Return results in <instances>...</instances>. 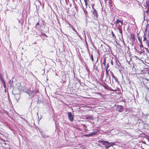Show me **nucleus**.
I'll return each instance as SVG.
<instances>
[{
    "label": "nucleus",
    "mask_w": 149,
    "mask_h": 149,
    "mask_svg": "<svg viewBox=\"0 0 149 149\" xmlns=\"http://www.w3.org/2000/svg\"><path fill=\"white\" fill-rule=\"evenodd\" d=\"M109 67V63H108L106 67H105L106 70H108V69H109L108 68Z\"/></svg>",
    "instance_id": "4468645a"
},
{
    "label": "nucleus",
    "mask_w": 149,
    "mask_h": 149,
    "mask_svg": "<svg viewBox=\"0 0 149 149\" xmlns=\"http://www.w3.org/2000/svg\"><path fill=\"white\" fill-rule=\"evenodd\" d=\"M109 69L108 70H106V76L107 77H109V78L110 77V75L109 73Z\"/></svg>",
    "instance_id": "0eeeda50"
},
{
    "label": "nucleus",
    "mask_w": 149,
    "mask_h": 149,
    "mask_svg": "<svg viewBox=\"0 0 149 149\" xmlns=\"http://www.w3.org/2000/svg\"><path fill=\"white\" fill-rule=\"evenodd\" d=\"M114 24L117 27L118 29L120 30L121 29L123 24V22L119 19H117L115 22Z\"/></svg>",
    "instance_id": "f257e3e1"
},
{
    "label": "nucleus",
    "mask_w": 149,
    "mask_h": 149,
    "mask_svg": "<svg viewBox=\"0 0 149 149\" xmlns=\"http://www.w3.org/2000/svg\"><path fill=\"white\" fill-rule=\"evenodd\" d=\"M68 24H69V25H71L69 23H68Z\"/></svg>",
    "instance_id": "cd10ccee"
},
{
    "label": "nucleus",
    "mask_w": 149,
    "mask_h": 149,
    "mask_svg": "<svg viewBox=\"0 0 149 149\" xmlns=\"http://www.w3.org/2000/svg\"><path fill=\"white\" fill-rule=\"evenodd\" d=\"M106 60L105 58H104V59L103 60V64L104 65V66H105L106 65Z\"/></svg>",
    "instance_id": "ddd939ff"
},
{
    "label": "nucleus",
    "mask_w": 149,
    "mask_h": 149,
    "mask_svg": "<svg viewBox=\"0 0 149 149\" xmlns=\"http://www.w3.org/2000/svg\"><path fill=\"white\" fill-rule=\"evenodd\" d=\"M113 91H114V90H113ZM116 91V90H114V91Z\"/></svg>",
    "instance_id": "7c9ffc66"
},
{
    "label": "nucleus",
    "mask_w": 149,
    "mask_h": 149,
    "mask_svg": "<svg viewBox=\"0 0 149 149\" xmlns=\"http://www.w3.org/2000/svg\"><path fill=\"white\" fill-rule=\"evenodd\" d=\"M68 118L69 120L70 121H72L74 119V115L72 114L71 112H68Z\"/></svg>",
    "instance_id": "7ed1b4c3"
},
{
    "label": "nucleus",
    "mask_w": 149,
    "mask_h": 149,
    "mask_svg": "<svg viewBox=\"0 0 149 149\" xmlns=\"http://www.w3.org/2000/svg\"><path fill=\"white\" fill-rule=\"evenodd\" d=\"M93 12V14L96 18H97L98 17V13L97 11L95 9H94Z\"/></svg>",
    "instance_id": "39448f33"
},
{
    "label": "nucleus",
    "mask_w": 149,
    "mask_h": 149,
    "mask_svg": "<svg viewBox=\"0 0 149 149\" xmlns=\"http://www.w3.org/2000/svg\"><path fill=\"white\" fill-rule=\"evenodd\" d=\"M91 59L92 60V61L93 62L94 61V59H93V55L92 54L91 55Z\"/></svg>",
    "instance_id": "aec40b11"
},
{
    "label": "nucleus",
    "mask_w": 149,
    "mask_h": 149,
    "mask_svg": "<svg viewBox=\"0 0 149 149\" xmlns=\"http://www.w3.org/2000/svg\"><path fill=\"white\" fill-rule=\"evenodd\" d=\"M112 33L113 35H114V33H113L112 32Z\"/></svg>",
    "instance_id": "c85d7f7f"
},
{
    "label": "nucleus",
    "mask_w": 149,
    "mask_h": 149,
    "mask_svg": "<svg viewBox=\"0 0 149 149\" xmlns=\"http://www.w3.org/2000/svg\"><path fill=\"white\" fill-rule=\"evenodd\" d=\"M110 72L111 73V75L112 77L113 78H114L115 77V76L114 75V74L113 73V72L111 71H110Z\"/></svg>",
    "instance_id": "f8f14e48"
},
{
    "label": "nucleus",
    "mask_w": 149,
    "mask_h": 149,
    "mask_svg": "<svg viewBox=\"0 0 149 149\" xmlns=\"http://www.w3.org/2000/svg\"><path fill=\"white\" fill-rule=\"evenodd\" d=\"M39 25V23L38 22V23H37L36 24V26H37V25Z\"/></svg>",
    "instance_id": "5701e85b"
},
{
    "label": "nucleus",
    "mask_w": 149,
    "mask_h": 149,
    "mask_svg": "<svg viewBox=\"0 0 149 149\" xmlns=\"http://www.w3.org/2000/svg\"><path fill=\"white\" fill-rule=\"evenodd\" d=\"M3 84V86L4 88H6V86L5 81H3V82H2Z\"/></svg>",
    "instance_id": "2eb2a0df"
},
{
    "label": "nucleus",
    "mask_w": 149,
    "mask_h": 149,
    "mask_svg": "<svg viewBox=\"0 0 149 149\" xmlns=\"http://www.w3.org/2000/svg\"><path fill=\"white\" fill-rule=\"evenodd\" d=\"M0 79L1 82L5 81L4 80L3 76L2 74L1 73H0Z\"/></svg>",
    "instance_id": "423d86ee"
},
{
    "label": "nucleus",
    "mask_w": 149,
    "mask_h": 149,
    "mask_svg": "<svg viewBox=\"0 0 149 149\" xmlns=\"http://www.w3.org/2000/svg\"><path fill=\"white\" fill-rule=\"evenodd\" d=\"M118 111L119 112H122L123 111V107L121 105H118L117 106Z\"/></svg>",
    "instance_id": "20e7f679"
},
{
    "label": "nucleus",
    "mask_w": 149,
    "mask_h": 149,
    "mask_svg": "<svg viewBox=\"0 0 149 149\" xmlns=\"http://www.w3.org/2000/svg\"><path fill=\"white\" fill-rule=\"evenodd\" d=\"M138 40L140 42H141V41H142L141 38H140V37L138 36L137 37Z\"/></svg>",
    "instance_id": "dca6fc26"
},
{
    "label": "nucleus",
    "mask_w": 149,
    "mask_h": 149,
    "mask_svg": "<svg viewBox=\"0 0 149 149\" xmlns=\"http://www.w3.org/2000/svg\"><path fill=\"white\" fill-rule=\"evenodd\" d=\"M111 65H113V61H111Z\"/></svg>",
    "instance_id": "4be33fe9"
},
{
    "label": "nucleus",
    "mask_w": 149,
    "mask_h": 149,
    "mask_svg": "<svg viewBox=\"0 0 149 149\" xmlns=\"http://www.w3.org/2000/svg\"><path fill=\"white\" fill-rule=\"evenodd\" d=\"M98 132V130H97L96 132H92L91 134V136L94 135H95L97 134V132Z\"/></svg>",
    "instance_id": "9b49d317"
},
{
    "label": "nucleus",
    "mask_w": 149,
    "mask_h": 149,
    "mask_svg": "<svg viewBox=\"0 0 149 149\" xmlns=\"http://www.w3.org/2000/svg\"><path fill=\"white\" fill-rule=\"evenodd\" d=\"M103 87H104L105 88H106V89H107V87L106 86H103Z\"/></svg>",
    "instance_id": "393cba45"
},
{
    "label": "nucleus",
    "mask_w": 149,
    "mask_h": 149,
    "mask_svg": "<svg viewBox=\"0 0 149 149\" xmlns=\"http://www.w3.org/2000/svg\"><path fill=\"white\" fill-rule=\"evenodd\" d=\"M86 118L87 119L93 120V116H89L86 117Z\"/></svg>",
    "instance_id": "1a4fd4ad"
},
{
    "label": "nucleus",
    "mask_w": 149,
    "mask_h": 149,
    "mask_svg": "<svg viewBox=\"0 0 149 149\" xmlns=\"http://www.w3.org/2000/svg\"><path fill=\"white\" fill-rule=\"evenodd\" d=\"M62 77H63V78H61V79L62 80L64 81H66V75L65 74H63Z\"/></svg>",
    "instance_id": "6e6552de"
},
{
    "label": "nucleus",
    "mask_w": 149,
    "mask_h": 149,
    "mask_svg": "<svg viewBox=\"0 0 149 149\" xmlns=\"http://www.w3.org/2000/svg\"><path fill=\"white\" fill-rule=\"evenodd\" d=\"M136 51L137 52L139 53L140 54H142V52L141 51H138L136 49Z\"/></svg>",
    "instance_id": "a211bd4d"
},
{
    "label": "nucleus",
    "mask_w": 149,
    "mask_h": 149,
    "mask_svg": "<svg viewBox=\"0 0 149 149\" xmlns=\"http://www.w3.org/2000/svg\"><path fill=\"white\" fill-rule=\"evenodd\" d=\"M140 44V48H141V47H143V45L142 44V41H141Z\"/></svg>",
    "instance_id": "f3484780"
},
{
    "label": "nucleus",
    "mask_w": 149,
    "mask_h": 149,
    "mask_svg": "<svg viewBox=\"0 0 149 149\" xmlns=\"http://www.w3.org/2000/svg\"><path fill=\"white\" fill-rule=\"evenodd\" d=\"M129 40L132 42H134L135 40V35L132 33H130Z\"/></svg>",
    "instance_id": "f03ea898"
},
{
    "label": "nucleus",
    "mask_w": 149,
    "mask_h": 149,
    "mask_svg": "<svg viewBox=\"0 0 149 149\" xmlns=\"http://www.w3.org/2000/svg\"><path fill=\"white\" fill-rule=\"evenodd\" d=\"M43 35H45V36H46V34H43Z\"/></svg>",
    "instance_id": "bb28decb"
},
{
    "label": "nucleus",
    "mask_w": 149,
    "mask_h": 149,
    "mask_svg": "<svg viewBox=\"0 0 149 149\" xmlns=\"http://www.w3.org/2000/svg\"><path fill=\"white\" fill-rule=\"evenodd\" d=\"M88 0H84V1L85 3V5L86 6V8H87V5H88Z\"/></svg>",
    "instance_id": "9d476101"
},
{
    "label": "nucleus",
    "mask_w": 149,
    "mask_h": 149,
    "mask_svg": "<svg viewBox=\"0 0 149 149\" xmlns=\"http://www.w3.org/2000/svg\"><path fill=\"white\" fill-rule=\"evenodd\" d=\"M85 136H91V134H86L85 135Z\"/></svg>",
    "instance_id": "412c9836"
},
{
    "label": "nucleus",
    "mask_w": 149,
    "mask_h": 149,
    "mask_svg": "<svg viewBox=\"0 0 149 149\" xmlns=\"http://www.w3.org/2000/svg\"><path fill=\"white\" fill-rule=\"evenodd\" d=\"M92 5V8L94 10V9H95L94 7V6H95V4L94 3V4H93L91 5Z\"/></svg>",
    "instance_id": "6ab92c4d"
},
{
    "label": "nucleus",
    "mask_w": 149,
    "mask_h": 149,
    "mask_svg": "<svg viewBox=\"0 0 149 149\" xmlns=\"http://www.w3.org/2000/svg\"><path fill=\"white\" fill-rule=\"evenodd\" d=\"M8 149H11V148H8Z\"/></svg>",
    "instance_id": "c756f323"
},
{
    "label": "nucleus",
    "mask_w": 149,
    "mask_h": 149,
    "mask_svg": "<svg viewBox=\"0 0 149 149\" xmlns=\"http://www.w3.org/2000/svg\"><path fill=\"white\" fill-rule=\"evenodd\" d=\"M144 39H143V41H144L146 40V38L145 37H144Z\"/></svg>",
    "instance_id": "a878e982"
},
{
    "label": "nucleus",
    "mask_w": 149,
    "mask_h": 149,
    "mask_svg": "<svg viewBox=\"0 0 149 149\" xmlns=\"http://www.w3.org/2000/svg\"><path fill=\"white\" fill-rule=\"evenodd\" d=\"M149 10L148 9V8L147 11H146V13H148L149 12Z\"/></svg>",
    "instance_id": "b1692460"
}]
</instances>
